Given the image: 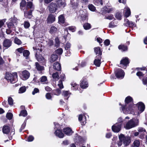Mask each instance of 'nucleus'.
Segmentation results:
<instances>
[{
  "mask_svg": "<svg viewBox=\"0 0 147 147\" xmlns=\"http://www.w3.org/2000/svg\"><path fill=\"white\" fill-rule=\"evenodd\" d=\"M58 7L57 4L53 2L49 4L47 7L49 12L51 13H55L57 10Z\"/></svg>",
  "mask_w": 147,
  "mask_h": 147,
  "instance_id": "obj_5",
  "label": "nucleus"
},
{
  "mask_svg": "<svg viewBox=\"0 0 147 147\" xmlns=\"http://www.w3.org/2000/svg\"><path fill=\"white\" fill-rule=\"evenodd\" d=\"M63 81H62L61 80H59V84L57 85V86L61 89H62L64 88V86L63 84Z\"/></svg>",
  "mask_w": 147,
  "mask_h": 147,
  "instance_id": "obj_56",
  "label": "nucleus"
},
{
  "mask_svg": "<svg viewBox=\"0 0 147 147\" xmlns=\"http://www.w3.org/2000/svg\"><path fill=\"white\" fill-rule=\"evenodd\" d=\"M8 104L10 105H12L13 104V100L11 97H9L8 98Z\"/></svg>",
  "mask_w": 147,
  "mask_h": 147,
  "instance_id": "obj_55",
  "label": "nucleus"
},
{
  "mask_svg": "<svg viewBox=\"0 0 147 147\" xmlns=\"http://www.w3.org/2000/svg\"><path fill=\"white\" fill-rule=\"evenodd\" d=\"M20 8L24 11L25 9L27 10L30 9L27 14L28 16H31L32 11L34 9V6L32 2H28L27 3L25 0H22L20 3Z\"/></svg>",
  "mask_w": 147,
  "mask_h": 147,
  "instance_id": "obj_1",
  "label": "nucleus"
},
{
  "mask_svg": "<svg viewBox=\"0 0 147 147\" xmlns=\"http://www.w3.org/2000/svg\"><path fill=\"white\" fill-rule=\"evenodd\" d=\"M63 131L64 133L67 136H70L74 133L71 128L69 127L64 128Z\"/></svg>",
  "mask_w": 147,
  "mask_h": 147,
  "instance_id": "obj_16",
  "label": "nucleus"
},
{
  "mask_svg": "<svg viewBox=\"0 0 147 147\" xmlns=\"http://www.w3.org/2000/svg\"><path fill=\"white\" fill-rule=\"evenodd\" d=\"M30 54L29 51L27 50H24L23 53V56L25 57L26 59H29V56Z\"/></svg>",
  "mask_w": 147,
  "mask_h": 147,
  "instance_id": "obj_38",
  "label": "nucleus"
},
{
  "mask_svg": "<svg viewBox=\"0 0 147 147\" xmlns=\"http://www.w3.org/2000/svg\"><path fill=\"white\" fill-rule=\"evenodd\" d=\"M124 137V135L122 134H121L119 136V141L117 143L118 145L119 146H120L123 144V138Z\"/></svg>",
  "mask_w": 147,
  "mask_h": 147,
  "instance_id": "obj_33",
  "label": "nucleus"
},
{
  "mask_svg": "<svg viewBox=\"0 0 147 147\" xmlns=\"http://www.w3.org/2000/svg\"><path fill=\"white\" fill-rule=\"evenodd\" d=\"M95 59L94 61V64L96 67H99L101 63V59L102 58L101 57L96 56Z\"/></svg>",
  "mask_w": 147,
  "mask_h": 147,
  "instance_id": "obj_21",
  "label": "nucleus"
},
{
  "mask_svg": "<svg viewBox=\"0 0 147 147\" xmlns=\"http://www.w3.org/2000/svg\"><path fill=\"white\" fill-rule=\"evenodd\" d=\"M66 0H55L56 3L59 8H64L67 5Z\"/></svg>",
  "mask_w": 147,
  "mask_h": 147,
  "instance_id": "obj_12",
  "label": "nucleus"
},
{
  "mask_svg": "<svg viewBox=\"0 0 147 147\" xmlns=\"http://www.w3.org/2000/svg\"><path fill=\"white\" fill-rule=\"evenodd\" d=\"M115 17L117 20H121L122 18L121 13L119 11L117 12L115 15Z\"/></svg>",
  "mask_w": 147,
  "mask_h": 147,
  "instance_id": "obj_43",
  "label": "nucleus"
},
{
  "mask_svg": "<svg viewBox=\"0 0 147 147\" xmlns=\"http://www.w3.org/2000/svg\"><path fill=\"white\" fill-rule=\"evenodd\" d=\"M124 22L125 23L124 24L126 26L133 27H135L136 26L135 23L132 21H129V20L126 18L124 19Z\"/></svg>",
  "mask_w": 147,
  "mask_h": 147,
  "instance_id": "obj_18",
  "label": "nucleus"
},
{
  "mask_svg": "<svg viewBox=\"0 0 147 147\" xmlns=\"http://www.w3.org/2000/svg\"><path fill=\"white\" fill-rule=\"evenodd\" d=\"M63 52V49L61 48H59L56 50L55 51L54 53L58 55H60L62 54Z\"/></svg>",
  "mask_w": 147,
  "mask_h": 147,
  "instance_id": "obj_41",
  "label": "nucleus"
},
{
  "mask_svg": "<svg viewBox=\"0 0 147 147\" xmlns=\"http://www.w3.org/2000/svg\"><path fill=\"white\" fill-rule=\"evenodd\" d=\"M26 90V88L25 86H23L21 87L19 90V93H22L25 92Z\"/></svg>",
  "mask_w": 147,
  "mask_h": 147,
  "instance_id": "obj_50",
  "label": "nucleus"
},
{
  "mask_svg": "<svg viewBox=\"0 0 147 147\" xmlns=\"http://www.w3.org/2000/svg\"><path fill=\"white\" fill-rule=\"evenodd\" d=\"M79 1L77 0L76 2L74 1V0L70 1V3L71 7L74 9H78L79 5Z\"/></svg>",
  "mask_w": 147,
  "mask_h": 147,
  "instance_id": "obj_22",
  "label": "nucleus"
},
{
  "mask_svg": "<svg viewBox=\"0 0 147 147\" xmlns=\"http://www.w3.org/2000/svg\"><path fill=\"white\" fill-rule=\"evenodd\" d=\"M52 77L53 79H57L58 80L59 78L58 73L56 72L53 73L52 74Z\"/></svg>",
  "mask_w": 147,
  "mask_h": 147,
  "instance_id": "obj_54",
  "label": "nucleus"
},
{
  "mask_svg": "<svg viewBox=\"0 0 147 147\" xmlns=\"http://www.w3.org/2000/svg\"><path fill=\"white\" fill-rule=\"evenodd\" d=\"M28 119V117L26 118V119L25 120L24 122V123L22 124V125L20 128L19 129V131L20 132H21L25 128L26 125V120Z\"/></svg>",
  "mask_w": 147,
  "mask_h": 147,
  "instance_id": "obj_44",
  "label": "nucleus"
},
{
  "mask_svg": "<svg viewBox=\"0 0 147 147\" xmlns=\"http://www.w3.org/2000/svg\"><path fill=\"white\" fill-rule=\"evenodd\" d=\"M78 143L80 144H82L84 143L85 140L82 137L79 136L78 137Z\"/></svg>",
  "mask_w": 147,
  "mask_h": 147,
  "instance_id": "obj_47",
  "label": "nucleus"
},
{
  "mask_svg": "<svg viewBox=\"0 0 147 147\" xmlns=\"http://www.w3.org/2000/svg\"><path fill=\"white\" fill-rule=\"evenodd\" d=\"M65 20L64 15L61 14L59 16L58 23L59 24H62L65 23Z\"/></svg>",
  "mask_w": 147,
  "mask_h": 147,
  "instance_id": "obj_28",
  "label": "nucleus"
},
{
  "mask_svg": "<svg viewBox=\"0 0 147 147\" xmlns=\"http://www.w3.org/2000/svg\"><path fill=\"white\" fill-rule=\"evenodd\" d=\"M133 104H130L128 107H127V105H124L122 107V111L125 114L130 113L133 110Z\"/></svg>",
  "mask_w": 147,
  "mask_h": 147,
  "instance_id": "obj_8",
  "label": "nucleus"
},
{
  "mask_svg": "<svg viewBox=\"0 0 147 147\" xmlns=\"http://www.w3.org/2000/svg\"><path fill=\"white\" fill-rule=\"evenodd\" d=\"M136 75L140 80H142L144 85H147V77L146 76H145V74L141 71L137 72Z\"/></svg>",
  "mask_w": 147,
  "mask_h": 147,
  "instance_id": "obj_6",
  "label": "nucleus"
},
{
  "mask_svg": "<svg viewBox=\"0 0 147 147\" xmlns=\"http://www.w3.org/2000/svg\"><path fill=\"white\" fill-rule=\"evenodd\" d=\"M56 16L52 13L49 14L47 19V24H52L55 21Z\"/></svg>",
  "mask_w": 147,
  "mask_h": 147,
  "instance_id": "obj_14",
  "label": "nucleus"
},
{
  "mask_svg": "<svg viewBox=\"0 0 147 147\" xmlns=\"http://www.w3.org/2000/svg\"><path fill=\"white\" fill-rule=\"evenodd\" d=\"M20 77L22 79L24 80H25L28 79L30 76V73L27 70L23 71L22 73L20 75Z\"/></svg>",
  "mask_w": 147,
  "mask_h": 147,
  "instance_id": "obj_10",
  "label": "nucleus"
},
{
  "mask_svg": "<svg viewBox=\"0 0 147 147\" xmlns=\"http://www.w3.org/2000/svg\"><path fill=\"white\" fill-rule=\"evenodd\" d=\"M53 68L54 69L57 71H60L61 68V64L58 62H55L53 65Z\"/></svg>",
  "mask_w": 147,
  "mask_h": 147,
  "instance_id": "obj_29",
  "label": "nucleus"
},
{
  "mask_svg": "<svg viewBox=\"0 0 147 147\" xmlns=\"http://www.w3.org/2000/svg\"><path fill=\"white\" fill-rule=\"evenodd\" d=\"M35 69L38 71L41 72L44 70V67L40 65L38 62H35Z\"/></svg>",
  "mask_w": 147,
  "mask_h": 147,
  "instance_id": "obj_30",
  "label": "nucleus"
},
{
  "mask_svg": "<svg viewBox=\"0 0 147 147\" xmlns=\"http://www.w3.org/2000/svg\"><path fill=\"white\" fill-rule=\"evenodd\" d=\"M130 62V60L127 57H124L122 58L120 61V64L118 66L123 69H126Z\"/></svg>",
  "mask_w": 147,
  "mask_h": 147,
  "instance_id": "obj_4",
  "label": "nucleus"
},
{
  "mask_svg": "<svg viewBox=\"0 0 147 147\" xmlns=\"http://www.w3.org/2000/svg\"><path fill=\"white\" fill-rule=\"evenodd\" d=\"M58 55L55 53H53L51 55V62H53L58 59Z\"/></svg>",
  "mask_w": 147,
  "mask_h": 147,
  "instance_id": "obj_39",
  "label": "nucleus"
},
{
  "mask_svg": "<svg viewBox=\"0 0 147 147\" xmlns=\"http://www.w3.org/2000/svg\"><path fill=\"white\" fill-rule=\"evenodd\" d=\"M7 26L9 29H11L14 31L16 30V27L13 22H10L7 24Z\"/></svg>",
  "mask_w": 147,
  "mask_h": 147,
  "instance_id": "obj_35",
  "label": "nucleus"
},
{
  "mask_svg": "<svg viewBox=\"0 0 147 147\" xmlns=\"http://www.w3.org/2000/svg\"><path fill=\"white\" fill-rule=\"evenodd\" d=\"M24 49L23 47H21L20 48L17 49L16 51L18 52L22 55V53H23L24 51Z\"/></svg>",
  "mask_w": 147,
  "mask_h": 147,
  "instance_id": "obj_59",
  "label": "nucleus"
},
{
  "mask_svg": "<svg viewBox=\"0 0 147 147\" xmlns=\"http://www.w3.org/2000/svg\"><path fill=\"white\" fill-rule=\"evenodd\" d=\"M138 110L141 112H143L145 109V105L142 102H140L136 104Z\"/></svg>",
  "mask_w": 147,
  "mask_h": 147,
  "instance_id": "obj_19",
  "label": "nucleus"
},
{
  "mask_svg": "<svg viewBox=\"0 0 147 147\" xmlns=\"http://www.w3.org/2000/svg\"><path fill=\"white\" fill-rule=\"evenodd\" d=\"M109 7L108 6L107 7L106 6L104 7L101 10V12L102 14L103 15H104L107 13H109L112 11H113V8H109Z\"/></svg>",
  "mask_w": 147,
  "mask_h": 147,
  "instance_id": "obj_15",
  "label": "nucleus"
},
{
  "mask_svg": "<svg viewBox=\"0 0 147 147\" xmlns=\"http://www.w3.org/2000/svg\"><path fill=\"white\" fill-rule=\"evenodd\" d=\"M57 31V28L55 26H53L50 28L49 31V32L51 34L55 33Z\"/></svg>",
  "mask_w": 147,
  "mask_h": 147,
  "instance_id": "obj_36",
  "label": "nucleus"
},
{
  "mask_svg": "<svg viewBox=\"0 0 147 147\" xmlns=\"http://www.w3.org/2000/svg\"><path fill=\"white\" fill-rule=\"evenodd\" d=\"M54 43L53 40L52 39H49L48 40L47 45L50 47L54 45Z\"/></svg>",
  "mask_w": 147,
  "mask_h": 147,
  "instance_id": "obj_46",
  "label": "nucleus"
},
{
  "mask_svg": "<svg viewBox=\"0 0 147 147\" xmlns=\"http://www.w3.org/2000/svg\"><path fill=\"white\" fill-rule=\"evenodd\" d=\"M17 74L16 72L12 74L9 72H6L5 78L8 82H10L11 83H15L17 80Z\"/></svg>",
  "mask_w": 147,
  "mask_h": 147,
  "instance_id": "obj_2",
  "label": "nucleus"
},
{
  "mask_svg": "<svg viewBox=\"0 0 147 147\" xmlns=\"http://www.w3.org/2000/svg\"><path fill=\"white\" fill-rule=\"evenodd\" d=\"M125 12L124 14V16L127 18L129 17L131 15V11L130 8L127 7L126 10H125Z\"/></svg>",
  "mask_w": 147,
  "mask_h": 147,
  "instance_id": "obj_37",
  "label": "nucleus"
},
{
  "mask_svg": "<svg viewBox=\"0 0 147 147\" xmlns=\"http://www.w3.org/2000/svg\"><path fill=\"white\" fill-rule=\"evenodd\" d=\"M138 131L139 132L140 134L146 132V130L144 128L141 127L138 128Z\"/></svg>",
  "mask_w": 147,
  "mask_h": 147,
  "instance_id": "obj_57",
  "label": "nucleus"
},
{
  "mask_svg": "<svg viewBox=\"0 0 147 147\" xmlns=\"http://www.w3.org/2000/svg\"><path fill=\"white\" fill-rule=\"evenodd\" d=\"M51 94V93L50 92H48L46 94L45 96L47 99L50 100L52 98V97Z\"/></svg>",
  "mask_w": 147,
  "mask_h": 147,
  "instance_id": "obj_62",
  "label": "nucleus"
},
{
  "mask_svg": "<svg viewBox=\"0 0 147 147\" xmlns=\"http://www.w3.org/2000/svg\"><path fill=\"white\" fill-rule=\"evenodd\" d=\"M6 116L7 119L10 120L12 119L13 115L11 113H7L6 114Z\"/></svg>",
  "mask_w": 147,
  "mask_h": 147,
  "instance_id": "obj_52",
  "label": "nucleus"
},
{
  "mask_svg": "<svg viewBox=\"0 0 147 147\" xmlns=\"http://www.w3.org/2000/svg\"><path fill=\"white\" fill-rule=\"evenodd\" d=\"M133 101L134 100L133 98L130 96H128L125 98V105H127V104L131 102L133 103Z\"/></svg>",
  "mask_w": 147,
  "mask_h": 147,
  "instance_id": "obj_34",
  "label": "nucleus"
},
{
  "mask_svg": "<svg viewBox=\"0 0 147 147\" xmlns=\"http://www.w3.org/2000/svg\"><path fill=\"white\" fill-rule=\"evenodd\" d=\"M60 74H61L60 75V78L61 79L60 80H61L62 81H64L66 78L65 76V74L63 73H60Z\"/></svg>",
  "mask_w": 147,
  "mask_h": 147,
  "instance_id": "obj_60",
  "label": "nucleus"
},
{
  "mask_svg": "<svg viewBox=\"0 0 147 147\" xmlns=\"http://www.w3.org/2000/svg\"><path fill=\"white\" fill-rule=\"evenodd\" d=\"M71 46V44L68 42H67L65 46V48L67 51L65 53V56H69L71 55V53L70 51Z\"/></svg>",
  "mask_w": 147,
  "mask_h": 147,
  "instance_id": "obj_20",
  "label": "nucleus"
},
{
  "mask_svg": "<svg viewBox=\"0 0 147 147\" xmlns=\"http://www.w3.org/2000/svg\"><path fill=\"white\" fill-rule=\"evenodd\" d=\"M118 49L122 52H125L127 51L128 47L125 44H121L118 47Z\"/></svg>",
  "mask_w": 147,
  "mask_h": 147,
  "instance_id": "obj_26",
  "label": "nucleus"
},
{
  "mask_svg": "<svg viewBox=\"0 0 147 147\" xmlns=\"http://www.w3.org/2000/svg\"><path fill=\"white\" fill-rule=\"evenodd\" d=\"M61 93V90L59 88L53 90H52L51 94L52 95H54L57 96H59Z\"/></svg>",
  "mask_w": 147,
  "mask_h": 147,
  "instance_id": "obj_32",
  "label": "nucleus"
},
{
  "mask_svg": "<svg viewBox=\"0 0 147 147\" xmlns=\"http://www.w3.org/2000/svg\"><path fill=\"white\" fill-rule=\"evenodd\" d=\"M28 113L26 110V109L20 111V113L19 114L20 116H22L25 117L27 116Z\"/></svg>",
  "mask_w": 147,
  "mask_h": 147,
  "instance_id": "obj_42",
  "label": "nucleus"
},
{
  "mask_svg": "<svg viewBox=\"0 0 147 147\" xmlns=\"http://www.w3.org/2000/svg\"><path fill=\"white\" fill-rule=\"evenodd\" d=\"M121 124L116 123L112 126V130L115 133H118L121 130Z\"/></svg>",
  "mask_w": 147,
  "mask_h": 147,
  "instance_id": "obj_11",
  "label": "nucleus"
},
{
  "mask_svg": "<svg viewBox=\"0 0 147 147\" xmlns=\"http://www.w3.org/2000/svg\"><path fill=\"white\" fill-rule=\"evenodd\" d=\"M67 28L68 29L73 32H74L76 31V28L75 26H70L67 27Z\"/></svg>",
  "mask_w": 147,
  "mask_h": 147,
  "instance_id": "obj_61",
  "label": "nucleus"
},
{
  "mask_svg": "<svg viewBox=\"0 0 147 147\" xmlns=\"http://www.w3.org/2000/svg\"><path fill=\"white\" fill-rule=\"evenodd\" d=\"M14 41L15 43L18 45H20L22 43V42L21 40L16 37H15Z\"/></svg>",
  "mask_w": 147,
  "mask_h": 147,
  "instance_id": "obj_53",
  "label": "nucleus"
},
{
  "mask_svg": "<svg viewBox=\"0 0 147 147\" xmlns=\"http://www.w3.org/2000/svg\"><path fill=\"white\" fill-rule=\"evenodd\" d=\"M35 56L37 60L40 63H43L45 61V58L42 57L41 55H37V53H36Z\"/></svg>",
  "mask_w": 147,
  "mask_h": 147,
  "instance_id": "obj_27",
  "label": "nucleus"
},
{
  "mask_svg": "<svg viewBox=\"0 0 147 147\" xmlns=\"http://www.w3.org/2000/svg\"><path fill=\"white\" fill-rule=\"evenodd\" d=\"M39 90L37 88H35L32 92V94L33 95H34L35 94L39 93Z\"/></svg>",
  "mask_w": 147,
  "mask_h": 147,
  "instance_id": "obj_64",
  "label": "nucleus"
},
{
  "mask_svg": "<svg viewBox=\"0 0 147 147\" xmlns=\"http://www.w3.org/2000/svg\"><path fill=\"white\" fill-rule=\"evenodd\" d=\"M134 146L133 147H139L140 145V142L139 140H136L133 142Z\"/></svg>",
  "mask_w": 147,
  "mask_h": 147,
  "instance_id": "obj_49",
  "label": "nucleus"
},
{
  "mask_svg": "<svg viewBox=\"0 0 147 147\" xmlns=\"http://www.w3.org/2000/svg\"><path fill=\"white\" fill-rule=\"evenodd\" d=\"M78 120L82 125H84L86 123V117L85 116H83L82 114L79 115Z\"/></svg>",
  "mask_w": 147,
  "mask_h": 147,
  "instance_id": "obj_17",
  "label": "nucleus"
},
{
  "mask_svg": "<svg viewBox=\"0 0 147 147\" xmlns=\"http://www.w3.org/2000/svg\"><path fill=\"white\" fill-rule=\"evenodd\" d=\"M94 53L96 55V56L101 57L102 50L99 47H96L94 48Z\"/></svg>",
  "mask_w": 147,
  "mask_h": 147,
  "instance_id": "obj_24",
  "label": "nucleus"
},
{
  "mask_svg": "<svg viewBox=\"0 0 147 147\" xmlns=\"http://www.w3.org/2000/svg\"><path fill=\"white\" fill-rule=\"evenodd\" d=\"M39 80L41 82H45L47 80V77L45 76H42L40 78Z\"/></svg>",
  "mask_w": 147,
  "mask_h": 147,
  "instance_id": "obj_58",
  "label": "nucleus"
},
{
  "mask_svg": "<svg viewBox=\"0 0 147 147\" xmlns=\"http://www.w3.org/2000/svg\"><path fill=\"white\" fill-rule=\"evenodd\" d=\"M56 136L59 138H63L64 137V134L63 133L62 130L60 129H57L54 132Z\"/></svg>",
  "mask_w": 147,
  "mask_h": 147,
  "instance_id": "obj_23",
  "label": "nucleus"
},
{
  "mask_svg": "<svg viewBox=\"0 0 147 147\" xmlns=\"http://www.w3.org/2000/svg\"><path fill=\"white\" fill-rule=\"evenodd\" d=\"M123 143L125 146H128L130 143L131 142V138L129 136L125 137L123 138Z\"/></svg>",
  "mask_w": 147,
  "mask_h": 147,
  "instance_id": "obj_25",
  "label": "nucleus"
},
{
  "mask_svg": "<svg viewBox=\"0 0 147 147\" xmlns=\"http://www.w3.org/2000/svg\"><path fill=\"white\" fill-rule=\"evenodd\" d=\"M115 76L117 79H122L125 76V72L121 68H119L115 71Z\"/></svg>",
  "mask_w": 147,
  "mask_h": 147,
  "instance_id": "obj_7",
  "label": "nucleus"
},
{
  "mask_svg": "<svg viewBox=\"0 0 147 147\" xmlns=\"http://www.w3.org/2000/svg\"><path fill=\"white\" fill-rule=\"evenodd\" d=\"M116 26V25L114 24V23L113 21L111 22L109 24V27L110 28H113Z\"/></svg>",
  "mask_w": 147,
  "mask_h": 147,
  "instance_id": "obj_63",
  "label": "nucleus"
},
{
  "mask_svg": "<svg viewBox=\"0 0 147 147\" xmlns=\"http://www.w3.org/2000/svg\"><path fill=\"white\" fill-rule=\"evenodd\" d=\"M80 87L82 89H86L88 86L87 79L85 77H83L80 81Z\"/></svg>",
  "mask_w": 147,
  "mask_h": 147,
  "instance_id": "obj_9",
  "label": "nucleus"
},
{
  "mask_svg": "<svg viewBox=\"0 0 147 147\" xmlns=\"http://www.w3.org/2000/svg\"><path fill=\"white\" fill-rule=\"evenodd\" d=\"M3 132L4 134H8L10 131V127L7 125H4L2 129Z\"/></svg>",
  "mask_w": 147,
  "mask_h": 147,
  "instance_id": "obj_31",
  "label": "nucleus"
},
{
  "mask_svg": "<svg viewBox=\"0 0 147 147\" xmlns=\"http://www.w3.org/2000/svg\"><path fill=\"white\" fill-rule=\"evenodd\" d=\"M139 119H132L126 123L124 127L127 129H129L138 126L139 124Z\"/></svg>",
  "mask_w": 147,
  "mask_h": 147,
  "instance_id": "obj_3",
  "label": "nucleus"
},
{
  "mask_svg": "<svg viewBox=\"0 0 147 147\" xmlns=\"http://www.w3.org/2000/svg\"><path fill=\"white\" fill-rule=\"evenodd\" d=\"M88 8L92 11H94L96 10V7L92 4H89L88 5Z\"/></svg>",
  "mask_w": 147,
  "mask_h": 147,
  "instance_id": "obj_51",
  "label": "nucleus"
},
{
  "mask_svg": "<svg viewBox=\"0 0 147 147\" xmlns=\"http://www.w3.org/2000/svg\"><path fill=\"white\" fill-rule=\"evenodd\" d=\"M71 85L72 86L71 89L72 90H76L78 89L79 85L76 83L73 82L71 83Z\"/></svg>",
  "mask_w": 147,
  "mask_h": 147,
  "instance_id": "obj_40",
  "label": "nucleus"
},
{
  "mask_svg": "<svg viewBox=\"0 0 147 147\" xmlns=\"http://www.w3.org/2000/svg\"><path fill=\"white\" fill-rule=\"evenodd\" d=\"M84 29L85 30H88L90 29L91 26L90 24L87 23L84 24L83 26Z\"/></svg>",
  "mask_w": 147,
  "mask_h": 147,
  "instance_id": "obj_45",
  "label": "nucleus"
},
{
  "mask_svg": "<svg viewBox=\"0 0 147 147\" xmlns=\"http://www.w3.org/2000/svg\"><path fill=\"white\" fill-rule=\"evenodd\" d=\"M12 41L10 39H5L3 42V47L5 49H8L11 45Z\"/></svg>",
  "mask_w": 147,
  "mask_h": 147,
  "instance_id": "obj_13",
  "label": "nucleus"
},
{
  "mask_svg": "<svg viewBox=\"0 0 147 147\" xmlns=\"http://www.w3.org/2000/svg\"><path fill=\"white\" fill-rule=\"evenodd\" d=\"M63 95L64 97H65V99L68 100L69 97V91H63Z\"/></svg>",
  "mask_w": 147,
  "mask_h": 147,
  "instance_id": "obj_48",
  "label": "nucleus"
}]
</instances>
